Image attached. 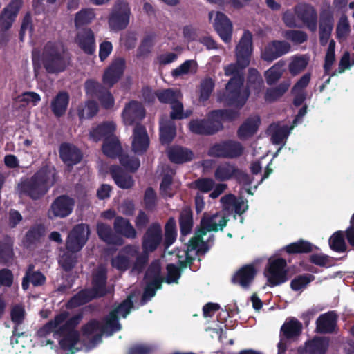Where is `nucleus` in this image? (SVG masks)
Here are the masks:
<instances>
[{"label": "nucleus", "instance_id": "53", "mask_svg": "<svg viewBox=\"0 0 354 354\" xmlns=\"http://www.w3.org/2000/svg\"><path fill=\"white\" fill-rule=\"evenodd\" d=\"M161 266L158 261H153L147 268L144 280L145 281H158L162 283L164 279L160 275Z\"/></svg>", "mask_w": 354, "mask_h": 354}, {"label": "nucleus", "instance_id": "13", "mask_svg": "<svg viewBox=\"0 0 354 354\" xmlns=\"http://www.w3.org/2000/svg\"><path fill=\"white\" fill-rule=\"evenodd\" d=\"M334 12L330 8H323L320 11L319 21V38L322 46L328 43L334 27Z\"/></svg>", "mask_w": 354, "mask_h": 354}, {"label": "nucleus", "instance_id": "59", "mask_svg": "<svg viewBox=\"0 0 354 354\" xmlns=\"http://www.w3.org/2000/svg\"><path fill=\"white\" fill-rule=\"evenodd\" d=\"M155 95L159 102L162 104H171L178 98L177 91L172 88L157 90Z\"/></svg>", "mask_w": 354, "mask_h": 354}, {"label": "nucleus", "instance_id": "47", "mask_svg": "<svg viewBox=\"0 0 354 354\" xmlns=\"http://www.w3.org/2000/svg\"><path fill=\"white\" fill-rule=\"evenodd\" d=\"M26 311L23 306L20 304L15 305L10 310V318L15 324L13 328V335L19 337L24 333H17V327L21 324L25 319Z\"/></svg>", "mask_w": 354, "mask_h": 354}, {"label": "nucleus", "instance_id": "30", "mask_svg": "<svg viewBox=\"0 0 354 354\" xmlns=\"http://www.w3.org/2000/svg\"><path fill=\"white\" fill-rule=\"evenodd\" d=\"M169 160L176 164H182L191 161L194 158V153L187 148L175 145L168 150Z\"/></svg>", "mask_w": 354, "mask_h": 354}, {"label": "nucleus", "instance_id": "31", "mask_svg": "<svg viewBox=\"0 0 354 354\" xmlns=\"http://www.w3.org/2000/svg\"><path fill=\"white\" fill-rule=\"evenodd\" d=\"M70 313L68 311L64 310L56 315L53 319L48 321L37 332V335L39 337H46L48 335L53 332L59 326L64 322L69 317Z\"/></svg>", "mask_w": 354, "mask_h": 354}, {"label": "nucleus", "instance_id": "20", "mask_svg": "<svg viewBox=\"0 0 354 354\" xmlns=\"http://www.w3.org/2000/svg\"><path fill=\"white\" fill-rule=\"evenodd\" d=\"M149 146V138L146 128L141 124H136L133 131L132 150L137 154L145 153Z\"/></svg>", "mask_w": 354, "mask_h": 354}, {"label": "nucleus", "instance_id": "50", "mask_svg": "<svg viewBox=\"0 0 354 354\" xmlns=\"http://www.w3.org/2000/svg\"><path fill=\"white\" fill-rule=\"evenodd\" d=\"M14 257L13 243L6 238L0 241V263L7 264L12 261Z\"/></svg>", "mask_w": 354, "mask_h": 354}, {"label": "nucleus", "instance_id": "37", "mask_svg": "<svg viewBox=\"0 0 354 354\" xmlns=\"http://www.w3.org/2000/svg\"><path fill=\"white\" fill-rule=\"evenodd\" d=\"M176 135L175 122L168 120L160 123V141L162 145L171 143Z\"/></svg>", "mask_w": 354, "mask_h": 354}, {"label": "nucleus", "instance_id": "22", "mask_svg": "<svg viewBox=\"0 0 354 354\" xmlns=\"http://www.w3.org/2000/svg\"><path fill=\"white\" fill-rule=\"evenodd\" d=\"M214 28L224 42L229 43L231 41L232 24L225 14L221 12H216Z\"/></svg>", "mask_w": 354, "mask_h": 354}, {"label": "nucleus", "instance_id": "52", "mask_svg": "<svg viewBox=\"0 0 354 354\" xmlns=\"http://www.w3.org/2000/svg\"><path fill=\"white\" fill-rule=\"evenodd\" d=\"M78 252H72L67 250L64 252L63 254L59 259V264L62 268L66 271H71L75 266L77 262V257L76 253Z\"/></svg>", "mask_w": 354, "mask_h": 354}, {"label": "nucleus", "instance_id": "9", "mask_svg": "<svg viewBox=\"0 0 354 354\" xmlns=\"http://www.w3.org/2000/svg\"><path fill=\"white\" fill-rule=\"evenodd\" d=\"M84 89L87 95L96 97L104 109H111L113 107L115 100L111 93L102 84L89 79L84 83Z\"/></svg>", "mask_w": 354, "mask_h": 354}, {"label": "nucleus", "instance_id": "25", "mask_svg": "<svg viewBox=\"0 0 354 354\" xmlns=\"http://www.w3.org/2000/svg\"><path fill=\"white\" fill-rule=\"evenodd\" d=\"M109 173L115 185L123 189H131L134 185V180L130 174L124 171L118 165H111Z\"/></svg>", "mask_w": 354, "mask_h": 354}, {"label": "nucleus", "instance_id": "1", "mask_svg": "<svg viewBox=\"0 0 354 354\" xmlns=\"http://www.w3.org/2000/svg\"><path fill=\"white\" fill-rule=\"evenodd\" d=\"M252 50V35L247 30L243 32L236 46V63L225 68V75H232V77L226 84L225 91L219 97L220 102L238 109L242 108L246 103L250 92L247 88L242 91L244 77L241 71L249 66Z\"/></svg>", "mask_w": 354, "mask_h": 354}, {"label": "nucleus", "instance_id": "6", "mask_svg": "<svg viewBox=\"0 0 354 354\" xmlns=\"http://www.w3.org/2000/svg\"><path fill=\"white\" fill-rule=\"evenodd\" d=\"M131 15L129 3L124 0H117L108 17L111 30L118 32L127 28Z\"/></svg>", "mask_w": 354, "mask_h": 354}, {"label": "nucleus", "instance_id": "62", "mask_svg": "<svg viewBox=\"0 0 354 354\" xmlns=\"http://www.w3.org/2000/svg\"><path fill=\"white\" fill-rule=\"evenodd\" d=\"M95 14L91 9H82L76 13L75 24L77 26L88 24L94 19Z\"/></svg>", "mask_w": 354, "mask_h": 354}, {"label": "nucleus", "instance_id": "29", "mask_svg": "<svg viewBox=\"0 0 354 354\" xmlns=\"http://www.w3.org/2000/svg\"><path fill=\"white\" fill-rule=\"evenodd\" d=\"M336 325L337 319L334 313L322 314L316 320V330L322 334L332 333Z\"/></svg>", "mask_w": 354, "mask_h": 354}, {"label": "nucleus", "instance_id": "55", "mask_svg": "<svg viewBox=\"0 0 354 354\" xmlns=\"http://www.w3.org/2000/svg\"><path fill=\"white\" fill-rule=\"evenodd\" d=\"M162 283L158 281H146L144 291L141 297V304H145L156 295V291L161 289Z\"/></svg>", "mask_w": 354, "mask_h": 354}, {"label": "nucleus", "instance_id": "11", "mask_svg": "<svg viewBox=\"0 0 354 354\" xmlns=\"http://www.w3.org/2000/svg\"><path fill=\"white\" fill-rule=\"evenodd\" d=\"M163 234L161 225L153 222L149 225L141 239L142 249L149 253L154 252L163 243Z\"/></svg>", "mask_w": 354, "mask_h": 354}, {"label": "nucleus", "instance_id": "7", "mask_svg": "<svg viewBox=\"0 0 354 354\" xmlns=\"http://www.w3.org/2000/svg\"><path fill=\"white\" fill-rule=\"evenodd\" d=\"M288 274L287 261L285 259H269L264 272L268 286L275 287L286 283L288 279Z\"/></svg>", "mask_w": 354, "mask_h": 354}, {"label": "nucleus", "instance_id": "33", "mask_svg": "<svg viewBox=\"0 0 354 354\" xmlns=\"http://www.w3.org/2000/svg\"><path fill=\"white\" fill-rule=\"evenodd\" d=\"M302 331V324L295 318L286 320L281 327L280 337L286 339H294L300 335Z\"/></svg>", "mask_w": 354, "mask_h": 354}, {"label": "nucleus", "instance_id": "27", "mask_svg": "<svg viewBox=\"0 0 354 354\" xmlns=\"http://www.w3.org/2000/svg\"><path fill=\"white\" fill-rule=\"evenodd\" d=\"M96 230L99 238L106 243L118 246L123 245V239L115 234L109 225L104 223H98L97 224Z\"/></svg>", "mask_w": 354, "mask_h": 354}, {"label": "nucleus", "instance_id": "63", "mask_svg": "<svg viewBox=\"0 0 354 354\" xmlns=\"http://www.w3.org/2000/svg\"><path fill=\"white\" fill-rule=\"evenodd\" d=\"M149 254V252L142 250V252L136 257V260L133 264L132 270L139 274L142 272L148 264Z\"/></svg>", "mask_w": 354, "mask_h": 354}, {"label": "nucleus", "instance_id": "19", "mask_svg": "<svg viewBox=\"0 0 354 354\" xmlns=\"http://www.w3.org/2000/svg\"><path fill=\"white\" fill-rule=\"evenodd\" d=\"M145 116V110L142 104L136 100H131L127 104L122 111V117L126 125L140 124Z\"/></svg>", "mask_w": 354, "mask_h": 354}, {"label": "nucleus", "instance_id": "39", "mask_svg": "<svg viewBox=\"0 0 354 354\" xmlns=\"http://www.w3.org/2000/svg\"><path fill=\"white\" fill-rule=\"evenodd\" d=\"M237 167L230 162L219 164L214 171V177L218 181L223 182L234 178Z\"/></svg>", "mask_w": 354, "mask_h": 354}, {"label": "nucleus", "instance_id": "28", "mask_svg": "<svg viewBox=\"0 0 354 354\" xmlns=\"http://www.w3.org/2000/svg\"><path fill=\"white\" fill-rule=\"evenodd\" d=\"M113 229L118 236L121 235L130 239H136L137 236V232L129 220L121 216L115 217Z\"/></svg>", "mask_w": 354, "mask_h": 354}, {"label": "nucleus", "instance_id": "41", "mask_svg": "<svg viewBox=\"0 0 354 354\" xmlns=\"http://www.w3.org/2000/svg\"><path fill=\"white\" fill-rule=\"evenodd\" d=\"M33 266H30L27 270L26 275L24 277L21 286L24 290H27L29 287V283L34 286H41L46 282V277L40 271H31Z\"/></svg>", "mask_w": 354, "mask_h": 354}, {"label": "nucleus", "instance_id": "21", "mask_svg": "<svg viewBox=\"0 0 354 354\" xmlns=\"http://www.w3.org/2000/svg\"><path fill=\"white\" fill-rule=\"evenodd\" d=\"M257 270L253 264H247L239 269L232 277V283L242 288H248L254 281Z\"/></svg>", "mask_w": 354, "mask_h": 354}, {"label": "nucleus", "instance_id": "14", "mask_svg": "<svg viewBox=\"0 0 354 354\" xmlns=\"http://www.w3.org/2000/svg\"><path fill=\"white\" fill-rule=\"evenodd\" d=\"M188 128L192 133L203 136H212L221 131V125L214 121L210 112L206 119L191 120Z\"/></svg>", "mask_w": 354, "mask_h": 354}, {"label": "nucleus", "instance_id": "12", "mask_svg": "<svg viewBox=\"0 0 354 354\" xmlns=\"http://www.w3.org/2000/svg\"><path fill=\"white\" fill-rule=\"evenodd\" d=\"M74 205L73 198L66 194L60 195L52 202L47 212V216L50 220L66 218L72 213Z\"/></svg>", "mask_w": 354, "mask_h": 354}, {"label": "nucleus", "instance_id": "24", "mask_svg": "<svg viewBox=\"0 0 354 354\" xmlns=\"http://www.w3.org/2000/svg\"><path fill=\"white\" fill-rule=\"evenodd\" d=\"M75 42L80 49L86 55H92L95 51V38L91 28H84L75 37Z\"/></svg>", "mask_w": 354, "mask_h": 354}, {"label": "nucleus", "instance_id": "4", "mask_svg": "<svg viewBox=\"0 0 354 354\" xmlns=\"http://www.w3.org/2000/svg\"><path fill=\"white\" fill-rule=\"evenodd\" d=\"M41 61L48 74H58L71 65V55L62 42L50 41L44 47Z\"/></svg>", "mask_w": 354, "mask_h": 354}, {"label": "nucleus", "instance_id": "23", "mask_svg": "<svg viewBox=\"0 0 354 354\" xmlns=\"http://www.w3.org/2000/svg\"><path fill=\"white\" fill-rule=\"evenodd\" d=\"M59 157L68 166H73L80 162L82 159L81 151L75 145L64 142L59 149Z\"/></svg>", "mask_w": 354, "mask_h": 354}, {"label": "nucleus", "instance_id": "46", "mask_svg": "<svg viewBox=\"0 0 354 354\" xmlns=\"http://www.w3.org/2000/svg\"><path fill=\"white\" fill-rule=\"evenodd\" d=\"M307 354H326L329 343L324 337L314 338L306 342Z\"/></svg>", "mask_w": 354, "mask_h": 354}, {"label": "nucleus", "instance_id": "26", "mask_svg": "<svg viewBox=\"0 0 354 354\" xmlns=\"http://www.w3.org/2000/svg\"><path fill=\"white\" fill-rule=\"evenodd\" d=\"M115 129L116 125L113 122H103L90 131L89 137L95 142L102 140L104 141L106 138L114 135Z\"/></svg>", "mask_w": 354, "mask_h": 354}, {"label": "nucleus", "instance_id": "17", "mask_svg": "<svg viewBox=\"0 0 354 354\" xmlns=\"http://www.w3.org/2000/svg\"><path fill=\"white\" fill-rule=\"evenodd\" d=\"M295 13L310 32L317 30V12L313 6L308 3L297 5L295 7Z\"/></svg>", "mask_w": 354, "mask_h": 354}, {"label": "nucleus", "instance_id": "56", "mask_svg": "<svg viewBox=\"0 0 354 354\" xmlns=\"http://www.w3.org/2000/svg\"><path fill=\"white\" fill-rule=\"evenodd\" d=\"M315 276L311 274H303L296 276L290 282V288L294 291L301 290L315 280Z\"/></svg>", "mask_w": 354, "mask_h": 354}, {"label": "nucleus", "instance_id": "57", "mask_svg": "<svg viewBox=\"0 0 354 354\" xmlns=\"http://www.w3.org/2000/svg\"><path fill=\"white\" fill-rule=\"evenodd\" d=\"M351 32V26L346 15L340 17L336 27V38L339 40H345Z\"/></svg>", "mask_w": 354, "mask_h": 354}, {"label": "nucleus", "instance_id": "35", "mask_svg": "<svg viewBox=\"0 0 354 354\" xmlns=\"http://www.w3.org/2000/svg\"><path fill=\"white\" fill-rule=\"evenodd\" d=\"M345 239H346V230L334 232L328 239L330 248L337 253L349 252L350 250L348 249Z\"/></svg>", "mask_w": 354, "mask_h": 354}, {"label": "nucleus", "instance_id": "45", "mask_svg": "<svg viewBox=\"0 0 354 354\" xmlns=\"http://www.w3.org/2000/svg\"><path fill=\"white\" fill-rule=\"evenodd\" d=\"M314 245L309 241L299 239L287 245L284 250L289 254H308L313 250Z\"/></svg>", "mask_w": 354, "mask_h": 354}, {"label": "nucleus", "instance_id": "36", "mask_svg": "<svg viewBox=\"0 0 354 354\" xmlns=\"http://www.w3.org/2000/svg\"><path fill=\"white\" fill-rule=\"evenodd\" d=\"M178 221L181 235L187 236L190 234L194 225V221L193 212L189 207L186 206L182 209Z\"/></svg>", "mask_w": 354, "mask_h": 354}, {"label": "nucleus", "instance_id": "34", "mask_svg": "<svg viewBox=\"0 0 354 354\" xmlns=\"http://www.w3.org/2000/svg\"><path fill=\"white\" fill-rule=\"evenodd\" d=\"M102 150L105 156L111 158L119 157L122 151L120 142L115 135L104 140Z\"/></svg>", "mask_w": 354, "mask_h": 354}, {"label": "nucleus", "instance_id": "54", "mask_svg": "<svg viewBox=\"0 0 354 354\" xmlns=\"http://www.w3.org/2000/svg\"><path fill=\"white\" fill-rule=\"evenodd\" d=\"M45 234V227L42 224L34 225L26 232V241L30 244H34L40 241Z\"/></svg>", "mask_w": 354, "mask_h": 354}, {"label": "nucleus", "instance_id": "38", "mask_svg": "<svg viewBox=\"0 0 354 354\" xmlns=\"http://www.w3.org/2000/svg\"><path fill=\"white\" fill-rule=\"evenodd\" d=\"M291 82L286 80L280 82L277 86L267 88L264 99L266 102H274L281 98L289 89Z\"/></svg>", "mask_w": 354, "mask_h": 354}, {"label": "nucleus", "instance_id": "5", "mask_svg": "<svg viewBox=\"0 0 354 354\" xmlns=\"http://www.w3.org/2000/svg\"><path fill=\"white\" fill-rule=\"evenodd\" d=\"M83 313L80 312L68 318L64 324L59 326L56 333L64 337L59 341V345L64 350L72 351L80 340V333L75 330L83 319Z\"/></svg>", "mask_w": 354, "mask_h": 354}, {"label": "nucleus", "instance_id": "8", "mask_svg": "<svg viewBox=\"0 0 354 354\" xmlns=\"http://www.w3.org/2000/svg\"><path fill=\"white\" fill-rule=\"evenodd\" d=\"M244 147L239 141L225 140L213 144L207 151V155L217 158L234 159L241 156Z\"/></svg>", "mask_w": 354, "mask_h": 354}, {"label": "nucleus", "instance_id": "10", "mask_svg": "<svg viewBox=\"0 0 354 354\" xmlns=\"http://www.w3.org/2000/svg\"><path fill=\"white\" fill-rule=\"evenodd\" d=\"M90 235L89 226L80 223L73 226L66 240V249L72 252H80L86 245Z\"/></svg>", "mask_w": 354, "mask_h": 354}, {"label": "nucleus", "instance_id": "51", "mask_svg": "<svg viewBox=\"0 0 354 354\" xmlns=\"http://www.w3.org/2000/svg\"><path fill=\"white\" fill-rule=\"evenodd\" d=\"M215 86L214 81L209 77H207L201 81L199 85V100L206 102L210 97Z\"/></svg>", "mask_w": 354, "mask_h": 354}, {"label": "nucleus", "instance_id": "43", "mask_svg": "<svg viewBox=\"0 0 354 354\" xmlns=\"http://www.w3.org/2000/svg\"><path fill=\"white\" fill-rule=\"evenodd\" d=\"M259 127V120L254 118H248L239 127L237 130V136L241 140H245L254 136Z\"/></svg>", "mask_w": 354, "mask_h": 354}, {"label": "nucleus", "instance_id": "32", "mask_svg": "<svg viewBox=\"0 0 354 354\" xmlns=\"http://www.w3.org/2000/svg\"><path fill=\"white\" fill-rule=\"evenodd\" d=\"M70 97L67 92L60 91L51 102V111L57 118L63 116L67 110Z\"/></svg>", "mask_w": 354, "mask_h": 354}, {"label": "nucleus", "instance_id": "48", "mask_svg": "<svg viewBox=\"0 0 354 354\" xmlns=\"http://www.w3.org/2000/svg\"><path fill=\"white\" fill-rule=\"evenodd\" d=\"M263 80L258 70L250 68L248 70L247 77V87L248 89L254 90L256 93H259L263 87Z\"/></svg>", "mask_w": 354, "mask_h": 354}, {"label": "nucleus", "instance_id": "61", "mask_svg": "<svg viewBox=\"0 0 354 354\" xmlns=\"http://www.w3.org/2000/svg\"><path fill=\"white\" fill-rule=\"evenodd\" d=\"M153 37L152 35H147L143 38L137 49V58L145 57L151 53L153 46Z\"/></svg>", "mask_w": 354, "mask_h": 354}, {"label": "nucleus", "instance_id": "3", "mask_svg": "<svg viewBox=\"0 0 354 354\" xmlns=\"http://www.w3.org/2000/svg\"><path fill=\"white\" fill-rule=\"evenodd\" d=\"M107 272L105 269H100L93 274L91 288H84L75 294L66 303L67 309H73L88 304V302L105 297L107 288Z\"/></svg>", "mask_w": 354, "mask_h": 354}, {"label": "nucleus", "instance_id": "16", "mask_svg": "<svg viewBox=\"0 0 354 354\" xmlns=\"http://www.w3.org/2000/svg\"><path fill=\"white\" fill-rule=\"evenodd\" d=\"M290 44L284 40H272L268 43L261 52L263 60L272 62L290 52Z\"/></svg>", "mask_w": 354, "mask_h": 354}, {"label": "nucleus", "instance_id": "42", "mask_svg": "<svg viewBox=\"0 0 354 354\" xmlns=\"http://www.w3.org/2000/svg\"><path fill=\"white\" fill-rule=\"evenodd\" d=\"M284 66L285 62L283 60H279L265 71L264 77L268 85L272 86L281 79L283 74L284 70L283 68Z\"/></svg>", "mask_w": 354, "mask_h": 354}, {"label": "nucleus", "instance_id": "18", "mask_svg": "<svg viewBox=\"0 0 354 354\" xmlns=\"http://www.w3.org/2000/svg\"><path fill=\"white\" fill-rule=\"evenodd\" d=\"M23 0H11L0 13V30H8L23 6Z\"/></svg>", "mask_w": 354, "mask_h": 354}, {"label": "nucleus", "instance_id": "44", "mask_svg": "<svg viewBox=\"0 0 354 354\" xmlns=\"http://www.w3.org/2000/svg\"><path fill=\"white\" fill-rule=\"evenodd\" d=\"M176 222L174 217H170L165 225V234L162 241L165 248H169L176 241Z\"/></svg>", "mask_w": 354, "mask_h": 354}, {"label": "nucleus", "instance_id": "64", "mask_svg": "<svg viewBox=\"0 0 354 354\" xmlns=\"http://www.w3.org/2000/svg\"><path fill=\"white\" fill-rule=\"evenodd\" d=\"M291 128L287 125L277 129L272 134L271 140L274 145H280L286 140L289 134Z\"/></svg>", "mask_w": 354, "mask_h": 354}, {"label": "nucleus", "instance_id": "58", "mask_svg": "<svg viewBox=\"0 0 354 354\" xmlns=\"http://www.w3.org/2000/svg\"><path fill=\"white\" fill-rule=\"evenodd\" d=\"M145 209L147 211L153 212L156 209L158 198L155 190L151 187H147L144 193L143 197Z\"/></svg>", "mask_w": 354, "mask_h": 354}, {"label": "nucleus", "instance_id": "49", "mask_svg": "<svg viewBox=\"0 0 354 354\" xmlns=\"http://www.w3.org/2000/svg\"><path fill=\"white\" fill-rule=\"evenodd\" d=\"M306 55H295L292 57L288 64V71L292 76H296L306 69L308 64Z\"/></svg>", "mask_w": 354, "mask_h": 354}, {"label": "nucleus", "instance_id": "40", "mask_svg": "<svg viewBox=\"0 0 354 354\" xmlns=\"http://www.w3.org/2000/svg\"><path fill=\"white\" fill-rule=\"evenodd\" d=\"M214 121L221 125V131L223 129V122H232L237 119L240 115L238 110L233 109H215L210 111Z\"/></svg>", "mask_w": 354, "mask_h": 354}, {"label": "nucleus", "instance_id": "2", "mask_svg": "<svg viewBox=\"0 0 354 354\" xmlns=\"http://www.w3.org/2000/svg\"><path fill=\"white\" fill-rule=\"evenodd\" d=\"M55 172L48 167H41L30 178H21L17 184V191L33 201L41 199L55 184Z\"/></svg>", "mask_w": 354, "mask_h": 354}, {"label": "nucleus", "instance_id": "15", "mask_svg": "<svg viewBox=\"0 0 354 354\" xmlns=\"http://www.w3.org/2000/svg\"><path fill=\"white\" fill-rule=\"evenodd\" d=\"M126 68V61L122 57H118L112 61L104 70L102 75V82L109 88H112L124 75Z\"/></svg>", "mask_w": 354, "mask_h": 354}, {"label": "nucleus", "instance_id": "60", "mask_svg": "<svg viewBox=\"0 0 354 354\" xmlns=\"http://www.w3.org/2000/svg\"><path fill=\"white\" fill-rule=\"evenodd\" d=\"M283 37L295 44H301L308 40L307 33L299 30H287L283 32Z\"/></svg>", "mask_w": 354, "mask_h": 354}]
</instances>
